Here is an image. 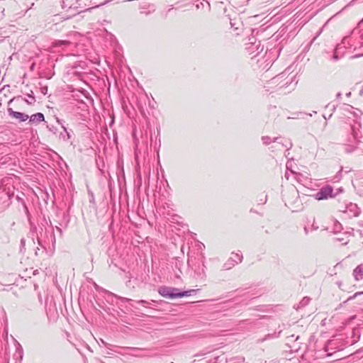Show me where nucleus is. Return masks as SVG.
<instances>
[{
  "label": "nucleus",
  "mask_w": 363,
  "mask_h": 363,
  "mask_svg": "<svg viewBox=\"0 0 363 363\" xmlns=\"http://www.w3.org/2000/svg\"><path fill=\"white\" fill-rule=\"evenodd\" d=\"M284 77L285 74L281 73L268 81L264 86L266 91L272 93L286 88L291 83V80L284 82Z\"/></svg>",
  "instance_id": "1"
},
{
  "label": "nucleus",
  "mask_w": 363,
  "mask_h": 363,
  "mask_svg": "<svg viewBox=\"0 0 363 363\" xmlns=\"http://www.w3.org/2000/svg\"><path fill=\"white\" fill-rule=\"evenodd\" d=\"M336 194H333V188L330 185H326L320 189L313 196L316 200L320 201L334 198Z\"/></svg>",
  "instance_id": "2"
},
{
  "label": "nucleus",
  "mask_w": 363,
  "mask_h": 363,
  "mask_svg": "<svg viewBox=\"0 0 363 363\" xmlns=\"http://www.w3.org/2000/svg\"><path fill=\"white\" fill-rule=\"evenodd\" d=\"M45 235L46 237V240H43L41 238H38V243L39 245L46 249L47 245L50 243L52 244V247H55V235L54 233V230L52 228H50V229H45Z\"/></svg>",
  "instance_id": "3"
},
{
  "label": "nucleus",
  "mask_w": 363,
  "mask_h": 363,
  "mask_svg": "<svg viewBox=\"0 0 363 363\" xmlns=\"http://www.w3.org/2000/svg\"><path fill=\"white\" fill-rule=\"evenodd\" d=\"M179 289L169 286H161L158 290V293L162 296L171 299L179 298V296H177V294H179Z\"/></svg>",
  "instance_id": "4"
},
{
  "label": "nucleus",
  "mask_w": 363,
  "mask_h": 363,
  "mask_svg": "<svg viewBox=\"0 0 363 363\" xmlns=\"http://www.w3.org/2000/svg\"><path fill=\"white\" fill-rule=\"evenodd\" d=\"M284 200L286 206H292L298 201V192L295 187H292L284 195Z\"/></svg>",
  "instance_id": "5"
},
{
  "label": "nucleus",
  "mask_w": 363,
  "mask_h": 363,
  "mask_svg": "<svg viewBox=\"0 0 363 363\" xmlns=\"http://www.w3.org/2000/svg\"><path fill=\"white\" fill-rule=\"evenodd\" d=\"M236 257V259L234 257H230L222 266V270L227 271L231 269L235 264L240 263L242 260V255L241 253H237L233 255Z\"/></svg>",
  "instance_id": "6"
},
{
  "label": "nucleus",
  "mask_w": 363,
  "mask_h": 363,
  "mask_svg": "<svg viewBox=\"0 0 363 363\" xmlns=\"http://www.w3.org/2000/svg\"><path fill=\"white\" fill-rule=\"evenodd\" d=\"M343 213L347 214L348 217H357L360 213V210L356 203L352 202L346 204L345 209L341 211Z\"/></svg>",
  "instance_id": "7"
},
{
  "label": "nucleus",
  "mask_w": 363,
  "mask_h": 363,
  "mask_svg": "<svg viewBox=\"0 0 363 363\" xmlns=\"http://www.w3.org/2000/svg\"><path fill=\"white\" fill-rule=\"evenodd\" d=\"M262 140L263 143L266 145H269L271 143H277L278 145H280L283 147H286L287 150H289L292 147V143L291 142H286V143H282V140L280 138H271L269 136H263L262 138Z\"/></svg>",
  "instance_id": "8"
},
{
  "label": "nucleus",
  "mask_w": 363,
  "mask_h": 363,
  "mask_svg": "<svg viewBox=\"0 0 363 363\" xmlns=\"http://www.w3.org/2000/svg\"><path fill=\"white\" fill-rule=\"evenodd\" d=\"M8 113L11 118H16L20 122H24L27 121L29 118V116L28 114L18 111H15L11 108H8Z\"/></svg>",
  "instance_id": "9"
},
{
  "label": "nucleus",
  "mask_w": 363,
  "mask_h": 363,
  "mask_svg": "<svg viewBox=\"0 0 363 363\" xmlns=\"http://www.w3.org/2000/svg\"><path fill=\"white\" fill-rule=\"evenodd\" d=\"M229 19L231 29H233L235 35H240V32L242 30V23L240 21L239 18Z\"/></svg>",
  "instance_id": "10"
},
{
  "label": "nucleus",
  "mask_w": 363,
  "mask_h": 363,
  "mask_svg": "<svg viewBox=\"0 0 363 363\" xmlns=\"http://www.w3.org/2000/svg\"><path fill=\"white\" fill-rule=\"evenodd\" d=\"M245 49L247 50V52L250 55L255 54V56L262 52L263 50V46L261 45V42L258 41L257 43L255 45H247L245 47Z\"/></svg>",
  "instance_id": "11"
},
{
  "label": "nucleus",
  "mask_w": 363,
  "mask_h": 363,
  "mask_svg": "<svg viewBox=\"0 0 363 363\" xmlns=\"http://www.w3.org/2000/svg\"><path fill=\"white\" fill-rule=\"evenodd\" d=\"M16 350L13 355V358L15 360V363H21L23 357V349L19 342H16Z\"/></svg>",
  "instance_id": "12"
},
{
  "label": "nucleus",
  "mask_w": 363,
  "mask_h": 363,
  "mask_svg": "<svg viewBox=\"0 0 363 363\" xmlns=\"http://www.w3.org/2000/svg\"><path fill=\"white\" fill-rule=\"evenodd\" d=\"M28 119L30 123L37 125L40 122L45 121V116L42 113H36L29 116Z\"/></svg>",
  "instance_id": "13"
},
{
  "label": "nucleus",
  "mask_w": 363,
  "mask_h": 363,
  "mask_svg": "<svg viewBox=\"0 0 363 363\" xmlns=\"http://www.w3.org/2000/svg\"><path fill=\"white\" fill-rule=\"evenodd\" d=\"M357 151L359 153H363V142L361 140H358L355 143V146L352 147L351 146H347L345 147V152L347 153H350L352 152Z\"/></svg>",
  "instance_id": "14"
},
{
  "label": "nucleus",
  "mask_w": 363,
  "mask_h": 363,
  "mask_svg": "<svg viewBox=\"0 0 363 363\" xmlns=\"http://www.w3.org/2000/svg\"><path fill=\"white\" fill-rule=\"evenodd\" d=\"M351 236L350 232H345L335 238V241L342 242V245H346L349 242V238Z\"/></svg>",
  "instance_id": "15"
},
{
  "label": "nucleus",
  "mask_w": 363,
  "mask_h": 363,
  "mask_svg": "<svg viewBox=\"0 0 363 363\" xmlns=\"http://www.w3.org/2000/svg\"><path fill=\"white\" fill-rule=\"evenodd\" d=\"M354 279L357 281L363 279V263L358 265L353 271Z\"/></svg>",
  "instance_id": "16"
},
{
  "label": "nucleus",
  "mask_w": 363,
  "mask_h": 363,
  "mask_svg": "<svg viewBox=\"0 0 363 363\" xmlns=\"http://www.w3.org/2000/svg\"><path fill=\"white\" fill-rule=\"evenodd\" d=\"M62 129L63 131L61 132L59 135V139L63 141H67L71 138L70 133L67 130V128L65 125H62Z\"/></svg>",
  "instance_id": "17"
},
{
  "label": "nucleus",
  "mask_w": 363,
  "mask_h": 363,
  "mask_svg": "<svg viewBox=\"0 0 363 363\" xmlns=\"http://www.w3.org/2000/svg\"><path fill=\"white\" fill-rule=\"evenodd\" d=\"M204 259H205L204 257L202 256L201 257V267H199L198 269H195V272L201 278L206 277V266L204 264Z\"/></svg>",
  "instance_id": "18"
},
{
  "label": "nucleus",
  "mask_w": 363,
  "mask_h": 363,
  "mask_svg": "<svg viewBox=\"0 0 363 363\" xmlns=\"http://www.w3.org/2000/svg\"><path fill=\"white\" fill-rule=\"evenodd\" d=\"M205 6L206 7V9L208 11L211 10L210 3L207 1H201L196 4V8L197 9H203Z\"/></svg>",
  "instance_id": "19"
},
{
  "label": "nucleus",
  "mask_w": 363,
  "mask_h": 363,
  "mask_svg": "<svg viewBox=\"0 0 363 363\" xmlns=\"http://www.w3.org/2000/svg\"><path fill=\"white\" fill-rule=\"evenodd\" d=\"M282 330H279V331L278 333H274L272 334H268L267 335H265V337L264 338H262V340H260L261 342H264L268 339H270V338H277L279 337L281 333Z\"/></svg>",
  "instance_id": "20"
},
{
  "label": "nucleus",
  "mask_w": 363,
  "mask_h": 363,
  "mask_svg": "<svg viewBox=\"0 0 363 363\" xmlns=\"http://www.w3.org/2000/svg\"><path fill=\"white\" fill-rule=\"evenodd\" d=\"M196 292V290L191 289L188 291H180L179 294H177L179 296V298L184 297V296H189L193 295Z\"/></svg>",
  "instance_id": "21"
},
{
  "label": "nucleus",
  "mask_w": 363,
  "mask_h": 363,
  "mask_svg": "<svg viewBox=\"0 0 363 363\" xmlns=\"http://www.w3.org/2000/svg\"><path fill=\"white\" fill-rule=\"evenodd\" d=\"M342 229V224L340 222L336 220L334 223V225H333V232H334V233H340Z\"/></svg>",
  "instance_id": "22"
},
{
  "label": "nucleus",
  "mask_w": 363,
  "mask_h": 363,
  "mask_svg": "<svg viewBox=\"0 0 363 363\" xmlns=\"http://www.w3.org/2000/svg\"><path fill=\"white\" fill-rule=\"evenodd\" d=\"M69 43H70V42L68 41V40H56L54 43V45L56 46V47L67 46V45H69Z\"/></svg>",
  "instance_id": "23"
},
{
  "label": "nucleus",
  "mask_w": 363,
  "mask_h": 363,
  "mask_svg": "<svg viewBox=\"0 0 363 363\" xmlns=\"http://www.w3.org/2000/svg\"><path fill=\"white\" fill-rule=\"evenodd\" d=\"M257 42L258 41L257 40L256 38L254 35H252V36L248 38V41H247V43H245V45L247 46V45H255V44L257 43Z\"/></svg>",
  "instance_id": "24"
},
{
  "label": "nucleus",
  "mask_w": 363,
  "mask_h": 363,
  "mask_svg": "<svg viewBox=\"0 0 363 363\" xmlns=\"http://www.w3.org/2000/svg\"><path fill=\"white\" fill-rule=\"evenodd\" d=\"M47 128L48 129L49 131H50L51 133H52L53 134H56L57 132V128L56 126H55L54 125H51V124H48L46 125Z\"/></svg>",
  "instance_id": "25"
},
{
  "label": "nucleus",
  "mask_w": 363,
  "mask_h": 363,
  "mask_svg": "<svg viewBox=\"0 0 363 363\" xmlns=\"http://www.w3.org/2000/svg\"><path fill=\"white\" fill-rule=\"evenodd\" d=\"M116 298H117L118 299L121 300V302L123 303H125V302H128V303H131L133 301V300L130 299V298H125V297H121V296H118L117 295H114Z\"/></svg>",
  "instance_id": "26"
},
{
  "label": "nucleus",
  "mask_w": 363,
  "mask_h": 363,
  "mask_svg": "<svg viewBox=\"0 0 363 363\" xmlns=\"http://www.w3.org/2000/svg\"><path fill=\"white\" fill-rule=\"evenodd\" d=\"M309 301L310 298L308 297H304L300 302V304L301 306H305L309 303Z\"/></svg>",
  "instance_id": "27"
},
{
  "label": "nucleus",
  "mask_w": 363,
  "mask_h": 363,
  "mask_svg": "<svg viewBox=\"0 0 363 363\" xmlns=\"http://www.w3.org/2000/svg\"><path fill=\"white\" fill-rule=\"evenodd\" d=\"M28 99H31V101H26V102L28 104H32L33 103H34L35 101V97L32 94H28Z\"/></svg>",
  "instance_id": "28"
},
{
  "label": "nucleus",
  "mask_w": 363,
  "mask_h": 363,
  "mask_svg": "<svg viewBox=\"0 0 363 363\" xmlns=\"http://www.w3.org/2000/svg\"><path fill=\"white\" fill-rule=\"evenodd\" d=\"M337 48L335 50L334 54H333V57H332V59H333V60H335V61H337V60H339V57H338V55H337Z\"/></svg>",
  "instance_id": "29"
},
{
  "label": "nucleus",
  "mask_w": 363,
  "mask_h": 363,
  "mask_svg": "<svg viewBox=\"0 0 363 363\" xmlns=\"http://www.w3.org/2000/svg\"><path fill=\"white\" fill-rule=\"evenodd\" d=\"M362 294H363V292H357L352 296H350V298H348L347 301L352 300V299L354 298L355 297H357V296L361 295Z\"/></svg>",
  "instance_id": "30"
},
{
  "label": "nucleus",
  "mask_w": 363,
  "mask_h": 363,
  "mask_svg": "<svg viewBox=\"0 0 363 363\" xmlns=\"http://www.w3.org/2000/svg\"><path fill=\"white\" fill-rule=\"evenodd\" d=\"M26 245V240L24 238L21 239V250H22L23 248H24Z\"/></svg>",
  "instance_id": "31"
},
{
  "label": "nucleus",
  "mask_w": 363,
  "mask_h": 363,
  "mask_svg": "<svg viewBox=\"0 0 363 363\" xmlns=\"http://www.w3.org/2000/svg\"><path fill=\"white\" fill-rule=\"evenodd\" d=\"M358 33L359 34V38L362 40V42H361V45L363 46V29L359 30Z\"/></svg>",
  "instance_id": "32"
},
{
  "label": "nucleus",
  "mask_w": 363,
  "mask_h": 363,
  "mask_svg": "<svg viewBox=\"0 0 363 363\" xmlns=\"http://www.w3.org/2000/svg\"><path fill=\"white\" fill-rule=\"evenodd\" d=\"M267 196L265 195L264 196V199H260L259 201H260V203H265L267 202Z\"/></svg>",
  "instance_id": "33"
},
{
  "label": "nucleus",
  "mask_w": 363,
  "mask_h": 363,
  "mask_svg": "<svg viewBox=\"0 0 363 363\" xmlns=\"http://www.w3.org/2000/svg\"><path fill=\"white\" fill-rule=\"evenodd\" d=\"M137 303H139V304H142V305H144V304H146V303H149L145 300H140V301H138Z\"/></svg>",
  "instance_id": "34"
},
{
  "label": "nucleus",
  "mask_w": 363,
  "mask_h": 363,
  "mask_svg": "<svg viewBox=\"0 0 363 363\" xmlns=\"http://www.w3.org/2000/svg\"><path fill=\"white\" fill-rule=\"evenodd\" d=\"M155 11V9H154V8L152 7V11H141V13H145V14H146V15H148V14H150L151 12H152V11Z\"/></svg>",
  "instance_id": "35"
},
{
  "label": "nucleus",
  "mask_w": 363,
  "mask_h": 363,
  "mask_svg": "<svg viewBox=\"0 0 363 363\" xmlns=\"http://www.w3.org/2000/svg\"><path fill=\"white\" fill-rule=\"evenodd\" d=\"M104 4H106V2H105V3H104V4H100V5H97V6H93V7L89 8V9H87L86 11H91V10H92V9H94V8H98V7H99L100 6H101V5H104Z\"/></svg>",
  "instance_id": "36"
},
{
  "label": "nucleus",
  "mask_w": 363,
  "mask_h": 363,
  "mask_svg": "<svg viewBox=\"0 0 363 363\" xmlns=\"http://www.w3.org/2000/svg\"><path fill=\"white\" fill-rule=\"evenodd\" d=\"M56 121L57 122L58 124L61 125V126L62 127V125H64L63 124V121L61 120V119H59L58 118H56Z\"/></svg>",
  "instance_id": "37"
},
{
  "label": "nucleus",
  "mask_w": 363,
  "mask_h": 363,
  "mask_svg": "<svg viewBox=\"0 0 363 363\" xmlns=\"http://www.w3.org/2000/svg\"><path fill=\"white\" fill-rule=\"evenodd\" d=\"M237 359L238 360V362H244L245 358L243 357H237Z\"/></svg>",
  "instance_id": "38"
},
{
  "label": "nucleus",
  "mask_w": 363,
  "mask_h": 363,
  "mask_svg": "<svg viewBox=\"0 0 363 363\" xmlns=\"http://www.w3.org/2000/svg\"><path fill=\"white\" fill-rule=\"evenodd\" d=\"M341 96H342V94H341L340 92H338V93L336 94V98H337V99H340Z\"/></svg>",
  "instance_id": "39"
},
{
  "label": "nucleus",
  "mask_w": 363,
  "mask_h": 363,
  "mask_svg": "<svg viewBox=\"0 0 363 363\" xmlns=\"http://www.w3.org/2000/svg\"><path fill=\"white\" fill-rule=\"evenodd\" d=\"M341 172H342V169H341L340 170H339V172H338L337 174L335 176V179H340V178H339V174H341Z\"/></svg>",
  "instance_id": "40"
},
{
  "label": "nucleus",
  "mask_w": 363,
  "mask_h": 363,
  "mask_svg": "<svg viewBox=\"0 0 363 363\" xmlns=\"http://www.w3.org/2000/svg\"><path fill=\"white\" fill-rule=\"evenodd\" d=\"M6 290L4 287H3V285H0V291H5Z\"/></svg>",
  "instance_id": "41"
},
{
  "label": "nucleus",
  "mask_w": 363,
  "mask_h": 363,
  "mask_svg": "<svg viewBox=\"0 0 363 363\" xmlns=\"http://www.w3.org/2000/svg\"><path fill=\"white\" fill-rule=\"evenodd\" d=\"M269 108L272 109V110H275V109H277V106H271Z\"/></svg>",
  "instance_id": "42"
},
{
  "label": "nucleus",
  "mask_w": 363,
  "mask_h": 363,
  "mask_svg": "<svg viewBox=\"0 0 363 363\" xmlns=\"http://www.w3.org/2000/svg\"><path fill=\"white\" fill-rule=\"evenodd\" d=\"M56 229L61 233H62V230L61 228H58V227H56Z\"/></svg>",
  "instance_id": "43"
},
{
  "label": "nucleus",
  "mask_w": 363,
  "mask_h": 363,
  "mask_svg": "<svg viewBox=\"0 0 363 363\" xmlns=\"http://www.w3.org/2000/svg\"><path fill=\"white\" fill-rule=\"evenodd\" d=\"M346 96H347V97H350V96H351V92H348V93H347V94H346Z\"/></svg>",
  "instance_id": "44"
},
{
  "label": "nucleus",
  "mask_w": 363,
  "mask_h": 363,
  "mask_svg": "<svg viewBox=\"0 0 363 363\" xmlns=\"http://www.w3.org/2000/svg\"><path fill=\"white\" fill-rule=\"evenodd\" d=\"M130 306H131L134 309H135V310L137 309V308H136L135 306H134V305H133V304H131V303H130Z\"/></svg>",
  "instance_id": "45"
},
{
  "label": "nucleus",
  "mask_w": 363,
  "mask_h": 363,
  "mask_svg": "<svg viewBox=\"0 0 363 363\" xmlns=\"http://www.w3.org/2000/svg\"><path fill=\"white\" fill-rule=\"evenodd\" d=\"M362 55H363V54H360V55H356V56H354V57H357L362 56Z\"/></svg>",
  "instance_id": "46"
},
{
  "label": "nucleus",
  "mask_w": 363,
  "mask_h": 363,
  "mask_svg": "<svg viewBox=\"0 0 363 363\" xmlns=\"http://www.w3.org/2000/svg\"><path fill=\"white\" fill-rule=\"evenodd\" d=\"M338 191H339V192H342V188H340V189H338Z\"/></svg>",
  "instance_id": "47"
},
{
  "label": "nucleus",
  "mask_w": 363,
  "mask_h": 363,
  "mask_svg": "<svg viewBox=\"0 0 363 363\" xmlns=\"http://www.w3.org/2000/svg\"><path fill=\"white\" fill-rule=\"evenodd\" d=\"M25 209H26V213H28V210L26 206H25Z\"/></svg>",
  "instance_id": "48"
},
{
  "label": "nucleus",
  "mask_w": 363,
  "mask_h": 363,
  "mask_svg": "<svg viewBox=\"0 0 363 363\" xmlns=\"http://www.w3.org/2000/svg\"><path fill=\"white\" fill-rule=\"evenodd\" d=\"M37 271H38V270H35V271L33 272V274H34V275H35V274H37Z\"/></svg>",
  "instance_id": "49"
},
{
  "label": "nucleus",
  "mask_w": 363,
  "mask_h": 363,
  "mask_svg": "<svg viewBox=\"0 0 363 363\" xmlns=\"http://www.w3.org/2000/svg\"><path fill=\"white\" fill-rule=\"evenodd\" d=\"M234 254H235V253H232V256H231V257H234V259H236V257H234V256H233V255H234Z\"/></svg>",
  "instance_id": "50"
},
{
  "label": "nucleus",
  "mask_w": 363,
  "mask_h": 363,
  "mask_svg": "<svg viewBox=\"0 0 363 363\" xmlns=\"http://www.w3.org/2000/svg\"><path fill=\"white\" fill-rule=\"evenodd\" d=\"M299 339V336H297L295 339V340H298Z\"/></svg>",
  "instance_id": "51"
},
{
  "label": "nucleus",
  "mask_w": 363,
  "mask_h": 363,
  "mask_svg": "<svg viewBox=\"0 0 363 363\" xmlns=\"http://www.w3.org/2000/svg\"><path fill=\"white\" fill-rule=\"evenodd\" d=\"M356 30H357V29H354V30H353V34H354V33H356Z\"/></svg>",
  "instance_id": "52"
},
{
  "label": "nucleus",
  "mask_w": 363,
  "mask_h": 363,
  "mask_svg": "<svg viewBox=\"0 0 363 363\" xmlns=\"http://www.w3.org/2000/svg\"><path fill=\"white\" fill-rule=\"evenodd\" d=\"M335 342L333 341H331V345H334Z\"/></svg>",
  "instance_id": "53"
},
{
  "label": "nucleus",
  "mask_w": 363,
  "mask_h": 363,
  "mask_svg": "<svg viewBox=\"0 0 363 363\" xmlns=\"http://www.w3.org/2000/svg\"><path fill=\"white\" fill-rule=\"evenodd\" d=\"M363 90L360 91V94H362Z\"/></svg>",
  "instance_id": "54"
},
{
  "label": "nucleus",
  "mask_w": 363,
  "mask_h": 363,
  "mask_svg": "<svg viewBox=\"0 0 363 363\" xmlns=\"http://www.w3.org/2000/svg\"><path fill=\"white\" fill-rule=\"evenodd\" d=\"M101 363H104V362H101Z\"/></svg>",
  "instance_id": "55"
}]
</instances>
